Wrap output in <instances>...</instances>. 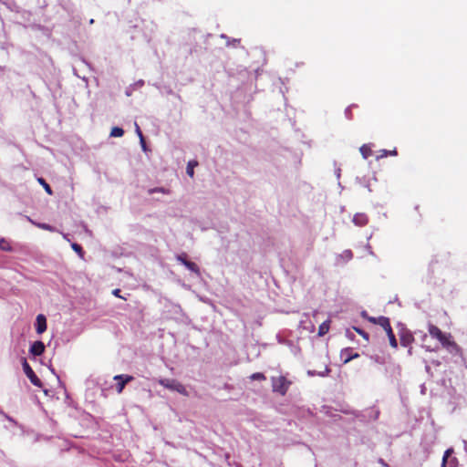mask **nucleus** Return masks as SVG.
<instances>
[{
	"mask_svg": "<svg viewBox=\"0 0 467 467\" xmlns=\"http://www.w3.org/2000/svg\"><path fill=\"white\" fill-rule=\"evenodd\" d=\"M271 381L273 391L277 392L282 396L286 394L291 385V381L285 376L272 377Z\"/></svg>",
	"mask_w": 467,
	"mask_h": 467,
	"instance_id": "1",
	"label": "nucleus"
},
{
	"mask_svg": "<svg viewBox=\"0 0 467 467\" xmlns=\"http://www.w3.org/2000/svg\"><path fill=\"white\" fill-rule=\"evenodd\" d=\"M158 383L168 389H171V390H173V391H177L178 393L183 395V396H189V393L186 389V388L181 383L179 382L178 380L176 379H160L158 380Z\"/></svg>",
	"mask_w": 467,
	"mask_h": 467,
	"instance_id": "2",
	"label": "nucleus"
},
{
	"mask_svg": "<svg viewBox=\"0 0 467 467\" xmlns=\"http://www.w3.org/2000/svg\"><path fill=\"white\" fill-rule=\"evenodd\" d=\"M22 367H23V370H24L25 374L29 379L30 382L34 386H36L39 388L42 387L41 380L37 378V376L36 375V373L34 372V370L32 369V368L30 367V365L28 364V362L26 361V358H23V360H22Z\"/></svg>",
	"mask_w": 467,
	"mask_h": 467,
	"instance_id": "3",
	"label": "nucleus"
},
{
	"mask_svg": "<svg viewBox=\"0 0 467 467\" xmlns=\"http://www.w3.org/2000/svg\"><path fill=\"white\" fill-rule=\"evenodd\" d=\"M134 379V378L132 376H130V375H116L114 377V380H117L118 383L116 385V390L119 394H120L126 384H128L129 382L132 381Z\"/></svg>",
	"mask_w": 467,
	"mask_h": 467,
	"instance_id": "4",
	"label": "nucleus"
},
{
	"mask_svg": "<svg viewBox=\"0 0 467 467\" xmlns=\"http://www.w3.org/2000/svg\"><path fill=\"white\" fill-rule=\"evenodd\" d=\"M359 354L358 352H353L351 348H346L341 350L340 358L343 360V363H348L350 360L358 358Z\"/></svg>",
	"mask_w": 467,
	"mask_h": 467,
	"instance_id": "5",
	"label": "nucleus"
},
{
	"mask_svg": "<svg viewBox=\"0 0 467 467\" xmlns=\"http://www.w3.org/2000/svg\"><path fill=\"white\" fill-rule=\"evenodd\" d=\"M45 348L46 347L44 343L40 340H37L31 345L29 352L33 356H41L45 352Z\"/></svg>",
	"mask_w": 467,
	"mask_h": 467,
	"instance_id": "6",
	"label": "nucleus"
},
{
	"mask_svg": "<svg viewBox=\"0 0 467 467\" xmlns=\"http://www.w3.org/2000/svg\"><path fill=\"white\" fill-rule=\"evenodd\" d=\"M36 330L37 334H42L47 330V318L42 314L36 317Z\"/></svg>",
	"mask_w": 467,
	"mask_h": 467,
	"instance_id": "7",
	"label": "nucleus"
},
{
	"mask_svg": "<svg viewBox=\"0 0 467 467\" xmlns=\"http://www.w3.org/2000/svg\"><path fill=\"white\" fill-rule=\"evenodd\" d=\"M400 341L402 347H410L414 341V337L410 331H403L400 335Z\"/></svg>",
	"mask_w": 467,
	"mask_h": 467,
	"instance_id": "8",
	"label": "nucleus"
},
{
	"mask_svg": "<svg viewBox=\"0 0 467 467\" xmlns=\"http://www.w3.org/2000/svg\"><path fill=\"white\" fill-rule=\"evenodd\" d=\"M428 331L430 335L436 339H441V337H443V332L432 324H429Z\"/></svg>",
	"mask_w": 467,
	"mask_h": 467,
	"instance_id": "9",
	"label": "nucleus"
},
{
	"mask_svg": "<svg viewBox=\"0 0 467 467\" xmlns=\"http://www.w3.org/2000/svg\"><path fill=\"white\" fill-rule=\"evenodd\" d=\"M353 222L355 224L358 225V226H363V225H366L368 222V216L366 214H363V213H358V214H355L354 218H353Z\"/></svg>",
	"mask_w": 467,
	"mask_h": 467,
	"instance_id": "10",
	"label": "nucleus"
},
{
	"mask_svg": "<svg viewBox=\"0 0 467 467\" xmlns=\"http://www.w3.org/2000/svg\"><path fill=\"white\" fill-rule=\"evenodd\" d=\"M444 348L456 347V343L451 340V335L443 333V337L438 339Z\"/></svg>",
	"mask_w": 467,
	"mask_h": 467,
	"instance_id": "11",
	"label": "nucleus"
},
{
	"mask_svg": "<svg viewBox=\"0 0 467 467\" xmlns=\"http://www.w3.org/2000/svg\"><path fill=\"white\" fill-rule=\"evenodd\" d=\"M376 325L380 326L385 331L391 327L389 318L383 316L377 317Z\"/></svg>",
	"mask_w": 467,
	"mask_h": 467,
	"instance_id": "12",
	"label": "nucleus"
},
{
	"mask_svg": "<svg viewBox=\"0 0 467 467\" xmlns=\"http://www.w3.org/2000/svg\"><path fill=\"white\" fill-rule=\"evenodd\" d=\"M386 333H387V336L389 337V345L393 348H398V342H397L396 337L394 335V332H393L391 327L386 330Z\"/></svg>",
	"mask_w": 467,
	"mask_h": 467,
	"instance_id": "13",
	"label": "nucleus"
},
{
	"mask_svg": "<svg viewBox=\"0 0 467 467\" xmlns=\"http://www.w3.org/2000/svg\"><path fill=\"white\" fill-rule=\"evenodd\" d=\"M329 328H330V321L329 320H326L324 321L318 327V336L319 337H323L325 336L328 331H329Z\"/></svg>",
	"mask_w": 467,
	"mask_h": 467,
	"instance_id": "14",
	"label": "nucleus"
},
{
	"mask_svg": "<svg viewBox=\"0 0 467 467\" xmlns=\"http://www.w3.org/2000/svg\"><path fill=\"white\" fill-rule=\"evenodd\" d=\"M359 151L364 159H368V157H370L372 155V150H371L370 145H368V144H363L359 148Z\"/></svg>",
	"mask_w": 467,
	"mask_h": 467,
	"instance_id": "15",
	"label": "nucleus"
},
{
	"mask_svg": "<svg viewBox=\"0 0 467 467\" xmlns=\"http://www.w3.org/2000/svg\"><path fill=\"white\" fill-rule=\"evenodd\" d=\"M184 265L187 269L196 274L197 275H201L200 268L195 263L189 261L188 263H184Z\"/></svg>",
	"mask_w": 467,
	"mask_h": 467,
	"instance_id": "16",
	"label": "nucleus"
},
{
	"mask_svg": "<svg viewBox=\"0 0 467 467\" xmlns=\"http://www.w3.org/2000/svg\"><path fill=\"white\" fill-rule=\"evenodd\" d=\"M397 155H398V151L396 149H394L393 150H379V154L377 156V158L380 159V158H385L388 156H397Z\"/></svg>",
	"mask_w": 467,
	"mask_h": 467,
	"instance_id": "17",
	"label": "nucleus"
},
{
	"mask_svg": "<svg viewBox=\"0 0 467 467\" xmlns=\"http://www.w3.org/2000/svg\"><path fill=\"white\" fill-rule=\"evenodd\" d=\"M198 165L196 161H191L187 164L186 172L190 177H193L194 168Z\"/></svg>",
	"mask_w": 467,
	"mask_h": 467,
	"instance_id": "18",
	"label": "nucleus"
},
{
	"mask_svg": "<svg viewBox=\"0 0 467 467\" xmlns=\"http://www.w3.org/2000/svg\"><path fill=\"white\" fill-rule=\"evenodd\" d=\"M37 181L44 187L47 194L51 195L53 193L50 185L43 178H38Z\"/></svg>",
	"mask_w": 467,
	"mask_h": 467,
	"instance_id": "19",
	"label": "nucleus"
},
{
	"mask_svg": "<svg viewBox=\"0 0 467 467\" xmlns=\"http://www.w3.org/2000/svg\"><path fill=\"white\" fill-rule=\"evenodd\" d=\"M0 249L3 250V251H6V252H9L12 250V247H11V244L8 241H6L5 239L2 238L0 240Z\"/></svg>",
	"mask_w": 467,
	"mask_h": 467,
	"instance_id": "20",
	"label": "nucleus"
},
{
	"mask_svg": "<svg viewBox=\"0 0 467 467\" xmlns=\"http://www.w3.org/2000/svg\"><path fill=\"white\" fill-rule=\"evenodd\" d=\"M124 134V130L119 127H114L111 129L110 136L111 137H121Z\"/></svg>",
	"mask_w": 467,
	"mask_h": 467,
	"instance_id": "21",
	"label": "nucleus"
},
{
	"mask_svg": "<svg viewBox=\"0 0 467 467\" xmlns=\"http://www.w3.org/2000/svg\"><path fill=\"white\" fill-rule=\"evenodd\" d=\"M154 192H161V193H164V194H170V190L165 189L163 187H156V188H152V189L149 190V193L150 194H152Z\"/></svg>",
	"mask_w": 467,
	"mask_h": 467,
	"instance_id": "22",
	"label": "nucleus"
},
{
	"mask_svg": "<svg viewBox=\"0 0 467 467\" xmlns=\"http://www.w3.org/2000/svg\"><path fill=\"white\" fill-rule=\"evenodd\" d=\"M71 247H72V249H73L76 253H78V255H79L81 258H83V256H84V251H83V248L81 247V245H80V244H77V243H73V244H71Z\"/></svg>",
	"mask_w": 467,
	"mask_h": 467,
	"instance_id": "23",
	"label": "nucleus"
},
{
	"mask_svg": "<svg viewBox=\"0 0 467 467\" xmlns=\"http://www.w3.org/2000/svg\"><path fill=\"white\" fill-rule=\"evenodd\" d=\"M451 453H452V449H448V450L445 451L444 455L442 457L441 467H446V464L448 462V459H449V457L451 456Z\"/></svg>",
	"mask_w": 467,
	"mask_h": 467,
	"instance_id": "24",
	"label": "nucleus"
},
{
	"mask_svg": "<svg viewBox=\"0 0 467 467\" xmlns=\"http://www.w3.org/2000/svg\"><path fill=\"white\" fill-rule=\"evenodd\" d=\"M250 379L252 380H265L266 379V377L265 376L264 373H261V372H256V373H253L251 376H250Z\"/></svg>",
	"mask_w": 467,
	"mask_h": 467,
	"instance_id": "25",
	"label": "nucleus"
},
{
	"mask_svg": "<svg viewBox=\"0 0 467 467\" xmlns=\"http://www.w3.org/2000/svg\"><path fill=\"white\" fill-rule=\"evenodd\" d=\"M176 258H177V260H178L179 262H181L183 265H184V263H188V262H189V260H187V254H184V253H182V254H181L177 255V257H176Z\"/></svg>",
	"mask_w": 467,
	"mask_h": 467,
	"instance_id": "26",
	"label": "nucleus"
},
{
	"mask_svg": "<svg viewBox=\"0 0 467 467\" xmlns=\"http://www.w3.org/2000/svg\"><path fill=\"white\" fill-rule=\"evenodd\" d=\"M362 317H365L368 322L372 323V324H375L377 323V317H368L367 312H363L362 313Z\"/></svg>",
	"mask_w": 467,
	"mask_h": 467,
	"instance_id": "27",
	"label": "nucleus"
},
{
	"mask_svg": "<svg viewBox=\"0 0 467 467\" xmlns=\"http://www.w3.org/2000/svg\"><path fill=\"white\" fill-rule=\"evenodd\" d=\"M139 137H140V144H141L142 148L145 150L146 143H145V140H144L141 130H139Z\"/></svg>",
	"mask_w": 467,
	"mask_h": 467,
	"instance_id": "28",
	"label": "nucleus"
},
{
	"mask_svg": "<svg viewBox=\"0 0 467 467\" xmlns=\"http://www.w3.org/2000/svg\"><path fill=\"white\" fill-rule=\"evenodd\" d=\"M112 294H113L115 296L119 297V298H122V299L126 300V298L120 295V289H119V288L114 289V290L112 291Z\"/></svg>",
	"mask_w": 467,
	"mask_h": 467,
	"instance_id": "29",
	"label": "nucleus"
},
{
	"mask_svg": "<svg viewBox=\"0 0 467 467\" xmlns=\"http://www.w3.org/2000/svg\"><path fill=\"white\" fill-rule=\"evenodd\" d=\"M37 226L41 229L51 231V226L46 223H38Z\"/></svg>",
	"mask_w": 467,
	"mask_h": 467,
	"instance_id": "30",
	"label": "nucleus"
},
{
	"mask_svg": "<svg viewBox=\"0 0 467 467\" xmlns=\"http://www.w3.org/2000/svg\"><path fill=\"white\" fill-rule=\"evenodd\" d=\"M438 259L436 257L432 258L430 262V267L431 268V271L434 270V265L438 263Z\"/></svg>",
	"mask_w": 467,
	"mask_h": 467,
	"instance_id": "31",
	"label": "nucleus"
},
{
	"mask_svg": "<svg viewBox=\"0 0 467 467\" xmlns=\"http://www.w3.org/2000/svg\"><path fill=\"white\" fill-rule=\"evenodd\" d=\"M356 331L361 335L364 338L368 339V335L364 332L362 329H359V328H356Z\"/></svg>",
	"mask_w": 467,
	"mask_h": 467,
	"instance_id": "32",
	"label": "nucleus"
},
{
	"mask_svg": "<svg viewBox=\"0 0 467 467\" xmlns=\"http://www.w3.org/2000/svg\"><path fill=\"white\" fill-rule=\"evenodd\" d=\"M408 353H409L410 356L412 355V348H409Z\"/></svg>",
	"mask_w": 467,
	"mask_h": 467,
	"instance_id": "33",
	"label": "nucleus"
},
{
	"mask_svg": "<svg viewBox=\"0 0 467 467\" xmlns=\"http://www.w3.org/2000/svg\"><path fill=\"white\" fill-rule=\"evenodd\" d=\"M139 130H140V127L136 124V133L139 134Z\"/></svg>",
	"mask_w": 467,
	"mask_h": 467,
	"instance_id": "34",
	"label": "nucleus"
},
{
	"mask_svg": "<svg viewBox=\"0 0 467 467\" xmlns=\"http://www.w3.org/2000/svg\"><path fill=\"white\" fill-rule=\"evenodd\" d=\"M89 23H90V24H93V23H94V20H93V19H90Z\"/></svg>",
	"mask_w": 467,
	"mask_h": 467,
	"instance_id": "35",
	"label": "nucleus"
}]
</instances>
